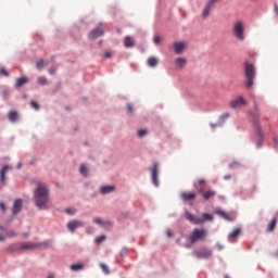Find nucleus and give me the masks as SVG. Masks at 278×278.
<instances>
[{
	"instance_id": "19",
	"label": "nucleus",
	"mask_w": 278,
	"mask_h": 278,
	"mask_svg": "<svg viewBox=\"0 0 278 278\" xmlns=\"http://www.w3.org/2000/svg\"><path fill=\"white\" fill-rule=\"evenodd\" d=\"M114 190H116V187L110 186V185L100 187L101 194H110V193L114 192Z\"/></svg>"
},
{
	"instance_id": "29",
	"label": "nucleus",
	"mask_w": 278,
	"mask_h": 278,
	"mask_svg": "<svg viewBox=\"0 0 278 278\" xmlns=\"http://www.w3.org/2000/svg\"><path fill=\"white\" fill-rule=\"evenodd\" d=\"M71 270H74V273H77V270H84V264L83 263H76L71 265Z\"/></svg>"
},
{
	"instance_id": "31",
	"label": "nucleus",
	"mask_w": 278,
	"mask_h": 278,
	"mask_svg": "<svg viewBox=\"0 0 278 278\" xmlns=\"http://www.w3.org/2000/svg\"><path fill=\"white\" fill-rule=\"evenodd\" d=\"M217 216H220L222 218H225V220H229V215L225 213L224 211H216Z\"/></svg>"
},
{
	"instance_id": "49",
	"label": "nucleus",
	"mask_w": 278,
	"mask_h": 278,
	"mask_svg": "<svg viewBox=\"0 0 278 278\" xmlns=\"http://www.w3.org/2000/svg\"><path fill=\"white\" fill-rule=\"evenodd\" d=\"M47 278H55V275L49 274V275L47 276Z\"/></svg>"
},
{
	"instance_id": "1",
	"label": "nucleus",
	"mask_w": 278,
	"mask_h": 278,
	"mask_svg": "<svg viewBox=\"0 0 278 278\" xmlns=\"http://www.w3.org/2000/svg\"><path fill=\"white\" fill-rule=\"evenodd\" d=\"M33 201L38 210H47L49 205V188L43 182L37 184Z\"/></svg>"
},
{
	"instance_id": "9",
	"label": "nucleus",
	"mask_w": 278,
	"mask_h": 278,
	"mask_svg": "<svg viewBox=\"0 0 278 278\" xmlns=\"http://www.w3.org/2000/svg\"><path fill=\"white\" fill-rule=\"evenodd\" d=\"M193 255L198 257V260H210V257H212V250L203 248L194 251Z\"/></svg>"
},
{
	"instance_id": "34",
	"label": "nucleus",
	"mask_w": 278,
	"mask_h": 278,
	"mask_svg": "<svg viewBox=\"0 0 278 278\" xmlns=\"http://www.w3.org/2000/svg\"><path fill=\"white\" fill-rule=\"evenodd\" d=\"M80 174L84 175V177H88V167H86V165H80Z\"/></svg>"
},
{
	"instance_id": "13",
	"label": "nucleus",
	"mask_w": 278,
	"mask_h": 278,
	"mask_svg": "<svg viewBox=\"0 0 278 278\" xmlns=\"http://www.w3.org/2000/svg\"><path fill=\"white\" fill-rule=\"evenodd\" d=\"M79 227H84V222L81 220H72L67 223L68 231H75V229H79Z\"/></svg>"
},
{
	"instance_id": "22",
	"label": "nucleus",
	"mask_w": 278,
	"mask_h": 278,
	"mask_svg": "<svg viewBox=\"0 0 278 278\" xmlns=\"http://www.w3.org/2000/svg\"><path fill=\"white\" fill-rule=\"evenodd\" d=\"M202 197L204 201H210V199H214V197H216V191L207 190L205 192H202Z\"/></svg>"
},
{
	"instance_id": "10",
	"label": "nucleus",
	"mask_w": 278,
	"mask_h": 278,
	"mask_svg": "<svg viewBox=\"0 0 278 278\" xmlns=\"http://www.w3.org/2000/svg\"><path fill=\"white\" fill-rule=\"evenodd\" d=\"M103 34H105V27L101 25L89 33V40H97V38H101Z\"/></svg>"
},
{
	"instance_id": "20",
	"label": "nucleus",
	"mask_w": 278,
	"mask_h": 278,
	"mask_svg": "<svg viewBox=\"0 0 278 278\" xmlns=\"http://www.w3.org/2000/svg\"><path fill=\"white\" fill-rule=\"evenodd\" d=\"M242 233V229L240 228H235L229 235H228V240L231 242L232 240H236L238 236Z\"/></svg>"
},
{
	"instance_id": "15",
	"label": "nucleus",
	"mask_w": 278,
	"mask_h": 278,
	"mask_svg": "<svg viewBox=\"0 0 278 278\" xmlns=\"http://www.w3.org/2000/svg\"><path fill=\"white\" fill-rule=\"evenodd\" d=\"M173 47H174V53H176L177 55H181V53H184V50L186 49V43L174 42Z\"/></svg>"
},
{
	"instance_id": "52",
	"label": "nucleus",
	"mask_w": 278,
	"mask_h": 278,
	"mask_svg": "<svg viewBox=\"0 0 278 278\" xmlns=\"http://www.w3.org/2000/svg\"><path fill=\"white\" fill-rule=\"evenodd\" d=\"M17 168H21V163H20V164H17Z\"/></svg>"
},
{
	"instance_id": "40",
	"label": "nucleus",
	"mask_w": 278,
	"mask_h": 278,
	"mask_svg": "<svg viewBox=\"0 0 278 278\" xmlns=\"http://www.w3.org/2000/svg\"><path fill=\"white\" fill-rule=\"evenodd\" d=\"M30 106L34 109V110H38V103L36 101H30Z\"/></svg>"
},
{
	"instance_id": "12",
	"label": "nucleus",
	"mask_w": 278,
	"mask_h": 278,
	"mask_svg": "<svg viewBox=\"0 0 278 278\" xmlns=\"http://www.w3.org/2000/svg\"><path fill=\"white\" fill-rule=\"evenodd\" d=\"M157 163H153L151 168V175H152V184L157 188L160 186V182L157 181Z\"/></svg>"
},
{
	"instance_id": "37",
	"label": "nucleus",
	"mask_w": 278,
	"mask_h": 278,
	"mask_svg": "<svg viewBox=\"0 0 278 278\" xmlns=\"http://www.w3.org/2000/svg\"><path fill=\"white\" fill-rule=\"evenodd\" d=\"M38 81L41 86H47V78L45 76L39 77Z\"/></svg>"
},
{
	"instance_id": "51",
	"label": "nucleus",
	"mask_w": 278,
	"mask_h": 278,
	"mask_svg": "<svg viewBox=\"0 0 278 278\" xmlns=\"http://www.w3.org/2000/svg\"><path fill=\"white\" fill-rule=\"evenodd\" d=\"M211 127H218V125H216V124H211Z\"/></svg>"
},
{
	"instance_id": "2",
	"label": "nucleus",
	"mask_w": 278,
	"mask_h": 278,
	"mask_svg": "<svg viewBox=\"0 0 278 278\" xmlns=\"http://www.w3.org/2000/svg\"><path fill=\"white\" fill-rule=\"evenodd\" d=\"M207 238V230L204 228H194L192 232L188 236L189 244L186 245V249H190L192 244L197 242H203Z\"/></svg>"
},
{
	"instance_id": "17",
	"label": "nucleus",
	"mask_w": 278,
	"mask_h": 278,
	"mask_svg": "<svg viewBox=\"0 0 278 278\" xmlns=\"http://www.w3.org/2000/svg\"><path fill=\"white\" fill-rule=\"evenodd\" d=\"M23 210V200L16 199L12 206V214H18Z\"/></svg>"
},
{
	"instance_id": "43",
	"label": "nucleus",
	"mask_w": 278,
	"mask_h": 278,
	"mask_svg": "<svg viewBox=\"0 0 278 278\" xmlns=\"http://www.w3.org/2000/svg\"><path fill=\"white\" fill-rule=\"evenodd\" d=\"M166 236H167V238H173V230L167 229L166 230Z\"/></svg>"
},
{
	"instance_id": "38",
	"label": "nucleus",
	"mask_w": 278,
	"mask_h": 278,
	"mask_svg": "<svg viewBox=\"0 0 278 278\" xmlns=\"http://www.w3.org/2000/svg\"><path fill=\"white\" fill-rule=\"evenodd\" d=\"M0 75H2L3 77H9V73H8V71L5 70V67H1L0 68Z\"/></svg>"
},
{
	"instance_id": "25",
	"label": "nucleus",
	"mask_w": 278,
	"mask_h": 278,
	"mask_svg": "<svg viewBox=\"0 0 278 278\" xmlns=\"http://www.w3.org/2000/svg\"><path fill=\"white\" fill-rule=\"evenodd\" d=\"M124 47H126V49L134 47V39H131L130 36L124 38Z\"/></svg>"
},
{
	"instance_id": "33",
	"label": "nucleus",
	"mask_w": 278,
	"mask_h": 278,
	"mask_svg": "<svg viewBox=\"0 0 278 278\" xmlns=\"http://www.w3.org/2000/svg\"><path fill=\"white\" fill-rule=\"evenodd\" d=\"M147 134H149V131L147 129H140L137 132L138 138H144V136H147Z\"/></svg>"
},
{
	"instance_id": "39",
	"label": "nucleus",
	"mask_w": 278,
	"mask_h": 278,
	"mask_svg": "<svg viewBox=\"0 0 278 278\" xmlns=\"http://www.w3.org/2000/svg\"><path fill=\"white\" fill-rule=\"evenodd\" d=\"M153 42L154 45H160V42H162V38L160 36H154Z\"/></svg>"
},
{
	"instance_id": "14",
	"label": "nucleus",
	"mask_w": 278,
	"mask_h": 278,
	"mask_svg": "<svg viewBox=\"0 0 278 278\" xmlns=\"http://www.w3.org/2000/svg\"><path fill=\"white\" fill-rule=\"evenodd\" d=\"M180 198L188 203V201H194L197 199V193L194 192H181Z\"/></svg>"
},
{
	"instance_id": "21",
	"label": "nucleus",
	"mask_w": 278,
	"mask_h": 278,
	"mask_svg": "<svg viewBox=\"0 0 278 278\" xmlns=\"http://www.w3.org/2000/svg\"><path fill=\"white\" fill-rule=\"evenodd\" d=\"M16 232L14 230H7L3 235H0V242H3L7 238H15Z\"/></svg>"
},
{
	"instance_id": "30",
	"label": "nucleus",
	"mask_w": 278,
	"mask_h": 278,
	"mask_svg": "<svg viewBox=\"0 0 278 278\" xmlns=\"http://www.w3.org/2000/svg\"><path fill=\"white\" fill-rule=\"evenodd\" d=\"M93 223H96V225H100L101 227H105V223L103 219H101V217H94Z\"/></svg>"
},
{
	"instance_id": "47",
	"label": "nucleus",
	"mask_w": 278,
	"mask_h": 278,
	"mask_svg": "<svg viewBox=\"0 0 278 278\" xmlns=\"http://www.w3.org/2000/svg\"><path fill=\"white\" fill-rule=\"evenodd\" d=\"M274 147H275V149H277V147H278V140L277 139H274Z\"/></svg>"
},
{
	"instance_id": "11",
	"label": "nucleus",
	"mask_w": 278,
	"mask_h": 278,
	"mask_svg": "<svg viewBox=\"0 0 278 278\" xmlns=\"http://www.w3.org/2000/svg\"><path fill=\"white\" fill-rule=\"evenodd\" d=\"M244 105H247V100H244V98L242 96H238L237 98H235L230 101V108L232 110L242 108Z\"/></svg>"
},
{
	"instance_id": "16",
	"label": "nucleus",
	"mask_w": 278,
	"mask_h": 278,
	"mask_svg": "<svg viewBox=\"0 0 278 278\" xmlns=\"http://www.w3.org/2000/svg\"><path fill=\"white\" fill-rule=\"evenodd\" d=\"M205 186H207V182L205 181V179H198L194 182V188H198L200 194H203V192L205 191Z\"/></svg>"
},
{
	"instance_id": "4",
	"label": "nucleus",
	"mask_w": 278,
	"mask_h": 278,
	"mask_svg": "<svg viewBox=\"0 0 278 278\" xmlns=\"http://www.w3.org/2000/svg\"><path fill=\"white\" fill-rule=\"evenodd\" d=\"M244 75L247 88H253V80L255 79V66L251 63H245Z\"/></svg>"
},
{
	"instance_id": "35",
	"label": "nucleus",
	"mask_w": 278,
	"mask_h": 278,
	"mask_svg": "<svg viewBox=\"0 0 278 278\" xmlns=\"http://www.w3.org/2000/svg\"><path fill=\"white\" fill-rule=\"evenodd\" d=\"M94 242L96 244H101V242H105V235L97 237Z\"/></svg>"
},
{
	"instance_id": "36",
	"label": "nucleus",
	"mask_w": 278,
	"mask_h": 278,
	"mask_svg": "<svg viewBox=\"0 0 278 278\" xmlns=\"http://www.w3.org/2000/svg\"><path fill=\"white\" fill-rule=\"evenodd\" d=\"M45 66V60L40 59L39 61L36 62V68L40 71Z\"/></svg>"
},
{
	"instance_id": "23",
	"label": "nucleus",
	"mask_w": 278,
	"mask_h": 278,
	"mask_svg": "<svg viewBox=\"0 0 278 278\" xmlns=\"http://www.w3.org/2000/svg\"><path fill=\"white\" fill-rule=\"evenodd\" d=\"M8 118L11 123H16L18 121V112L10 111L8 114Z\"/></svg>"
},
{
	"instance_id": "53",
	"label": "nucleus",
	"mask_w": 278,
	"mask_h": 278,
	"mask_svg": "<svg viewBox=\"0 0 278 278\" xmlns=\"http://www.w3.org/2000/svg\"><path fill=\"white\" fill-rule=\"evenodd\" d=\"M108 225H112V223H111V222H108Z\"/></svg>"
},
{
	"instance_id": "41",
	"label": "nucleus",
	"mask_w": 278,
	"mask_h": 278,
	"mask_svg": "<svg viewBox=\"0 0 278 278\" xmlns=\"http://www.w3.org/2000/svg\"><path fill=\"white\" fill-rule=\"evenodd\" d=\"M127 110H128L129 114H134V106L131 104L127 105Z\"/></svg>"
},
{
	"instance_id": "48",
	"label": "nucleus",
	"mask_w": 278,
	"mask_h": 278,
	"mask_svg": "<svg viewBox=\"0 0 278 278\" xmlns=\"http://www.w3.org/2000/svg\"><path fill=\"white\" fill-rule=\"evenodd\" d=\"M0 231H3V233H5L8 230H5L3 226H0Z\"/></svg>"
},
{
	"instance_id": "50",
	"label": "nucleus",
	"mask_w": 278,
	"mask_h": 278,
	"mask_svg": "<svg viewBox=\"0 0 278 278\" xmlns=\"http://www.w3.org/2000/svg\"><path fill=\"white\" fill-rule=\"evenodd\" d=\"M104 58H110V52H105Z\"/></svg>"
},
{
	"instance_id": "26",
	"label": "nucleus",
	"mask_w": 278,
	"mask_h": 278,
	"mask_svg": "<svg viewBox=\"0 0 278 278\" xmlns=\"http://www.w3.org/2000/svg\"><path fill=\"white\" fill-rule=\"evenodd\" d=\"M28 81L29 80L27 79V77L17 78L16 88H21V87L25 86V84H27Z\"/></svg>"
},
{
	"instance_id": "46",
	"label": "nucleus",
	"mask_w": 278,
	"mask_h": 278,
	"mask_svg": "<svg viewBox=\"0 0 278 278\" xmlns=\"http://www.w3.org/2000/svg\"><path fill=\"white\" fill-rule=\"evenodd\" d=\"M220 118H223V119L229 118V113H226V114L222 115Z\"/></svg>"
},
{
	"instance_id": "6",
	"label": "nucleus",
	"mask_w": 278,
	"mask_h": 278,
	"mask_svg": "<svg viewBox=\"0 0 278 278\" xmlns=\"http://www.w3.org/2000/svg\"><path fill=\"white\" fill-rule=\"evenodd\" d=\"M253 123L256 129L257 142L256 147H262V142H264V130H262V125H260V115L253 118Z\"/></svg>"
},
{
	"instance_id": "7",
	"label": "nucleus",
	"mask_w": 278,
	"mask_h": 278,
	"mask_svg": "<svg viewBox=\"0 0 278 278\" xmlns=\"http://www.w3.org/2000/svg\"><path fill=\"white\" fill-rule=\"evenodd\" d=\"M49 247V241L42 242V243H23L20 249L22 251H27V250H34V249H47Z\"/></svg>"
},
{
	"instance_id": "44",
	"label": "nucleus",
	"mask_w": 278,
	"mask_h": 278,
	"mask_svg": "<svg viewBox=\"0 0 278 278\" xmlns=\"http://www.w3.org/2000/svg\"><path fill=\"white\" fill-rule=\"evenodd\" d=\"M0 210L2 212H5V203L4 202H0Z\"/></svg>"
},
{
	"instance_id": "24",
	"label": "nucleus",
	"mask_w": 278,
	"mask_h": 278,
	"mask_svg": "<svg viewBox=\"0 0 278 278\" xmlns=\"http://www.w3.org/2000/svg\"><path fill=\"white\" fill-rule=\"evenodd\" d=\"M159 60L155 56H149L147 60V64L148 66L155 68V66H157Z\"/></svg>"
},
{
	"instance_id": "18",
	"label": "nucleus",
	"mask_w": 278,
	"mask_h": 278,
	"mask_svg": "<svg viewBox=\"0 0 278 278\" xmlns=\"http://www.w3.org/2000/svg\"><path fill=\"white\" fill-rule=\"evenodd\" d=\"M9 170H12V166L10 165H4L1 170H0V182L4 184L5 182V175L9 173Z\"/></svg>"
},
{
	"instance_id": "42",
	"label": "nucleus",
	"mask_w": 278,
	"mask_h": 278,
	"mask_svg": "<svg viewBox=\"0 0 278 278\" xmlns=\"http://www.w3.org/2000/svg\"><path fill=\"white\" fill-rule=\"evenodd\" d=\"M65 212H66V214L73 215V214H75L76 211L73 208H66Z\"/></svg>"
},
{
	"instance_id": "5",
	"label": "nucleus",
	"mask_w": 278,
	"mask_h": 278,
	"mask_svg": "<svg viewBox=\"0 0 278 278\" xmlns=\"http://www.w3.org/2000/svg\"><path fill=\"white\" fill-rule=\"evenodd\" d=\"M232 34L237 40L244 41L247 35L244 34V23L242 21H238L232 26Z\"/></svg>"
},
{
	"instance_id": "28",
	"label": "nucleus",
	"mask_w": 278,
	"mask_h": 278,
	"mask_svg": "<svg viewBox=\"0 0 278 278\" xmlns=\"http://www.w3.org/2000/svg\"><path fill=\"white\" fill-rule=\"evenodd\" d=\"M275 227H277V218H273L267 226V231H275Z\"/></svg>"
},
{
	"instance_id": "8",
	"label": "nucleus",
	"mask_w": 278,
	"mask_h": 278,
	"mask_svg": "<svg viewBox=\"0 0 278 278\" xmlns=\"http://www.w3.org/2000/svg\"><path fill=\"white\" fill-rule=\"evenodd\" d=\"M219 1L220 0H208L203 8L202 18H207V16H210L212 10H214V5H216V3H218Z\"/></svg>"
},
{
	"instance_id": "3",
	"label": "nucleus",
	"mask_w": 278,
	"mask_h": 278,
	"mask_svg": "<svg viewBox=\"0 0 278 278\" xmlns=\"http://www.w3.org/2000/svg\"><path fill=\"white\" fill-rule=\"evenodd\" d=\"M185 218L189 220L192 225H203V223H206V220H214V216L210 213H204L202 215V218L194 216L190 212H185Z\"/></svg>"
},
{
	"instance_id": "54",
	"label": "nucleus",
	"mask_w": 278,
	"mask_h": 278,
	"mask_svg": "<svg viewBox=\"0 0 278 278\" xmlns=\"http://www.w3.org/2000/svg\"><path fill=\"white\" fill-rule=\"evenodd\" d=\"M224 278H229V276H228V275H226Z\"/></svg>"
},
{
	"instance_id": "27",
	"label": "nucleus",
	"mask_w": 278,
	"mask_h": 278,
	"mask_svg": "<svg viewBox=\"0 0 278 278\" xmlns=\"http://www.w3.org/2000/svg\"><path fill=\"white\" fill-rule=\"evenodd\" d=\"M186 63H187V61L185 58H178L175 60V64H176L177 68H182Z\"/></svg>"
},
{
	"instance_id": "45",
	"label": "nucleus",
	"mask_w": 278,
	"mask_h": 278,
	"mask_svg": "<svg viewBox=\"0 0 278 278\" xmlns=\"http://www.w3.org/2000/svg\"><path fill=\"white\" fill-rule=\"evenodd\" d=\"M55 71H56V68H50V70H49V74H50V75H54V74H55Z\"/></svg>"
},
{
	"instance_id": "32",
	"label": "nucleus",
	"mask_w": 278,
	"mask_h": 278,
	"mask_svg": "<svg viewBox=\"0 0 278 278\" xmlns=\"http://www.w3.org/2000/svg\"><path fill=\"white\" fill-rule=\"evenodd\" d=\"M100 268L104 273V275H110V268H108V265H105L104 263H101Z\"/></svg>"
}]
</instances>
